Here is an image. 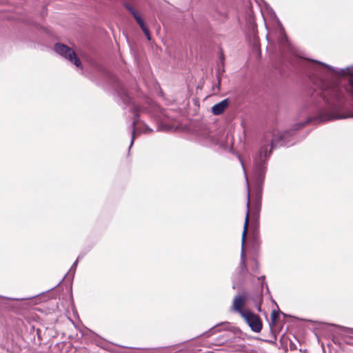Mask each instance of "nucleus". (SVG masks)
Segmentation results:
<instances>
[{
  "label": "nucleus",
  "mask_w": 353,
  "mask_h": 353,
  "mask_svg": "<svg viewBox=\"0 0 353 353\" xmlns=\"http://www.w3.org/2000/svg\"><path fill=\"white\" fill-rule=\"evenodd\" d=\"M228 100L224 99L221 102L213 105L212 108V111L214 114L219 115L224 112V110L228 108Z\"/></svg>",
  "instance_id": "obj_7"
},
{
  "label": "nucleus",
  "mask_w": 353,
  "mask_h": 353,
  "mask_svg": "<svg viewBox=\"0 0 353 353\" xmlns=\"http://www.w3.org/2000/svg\"><path fill=\"white\" fill-rule=\"evenodd\" d=\"M79 259V257L77 258V259L74 261V263L72 265L71 268L68 271V274H72L73 275L74 274L76 267H77V265L78 264Z\"/></svg>",
  "instance_id": "obj_10"
},
{
  "label": "nucleus",
  "mask_w": 353,
  "mask_h": 353,
  "mask_svg": "<svg viewBox=\"0 0 353 353\" xmlns=\"http://www.w3.org/2000/svg\"><path fill=\"white\" fill-rule=\"evenodd\" d=\"M137 122H138L137 120L136 119H134L133 123H132L133 124V131H132V140H131V143H130V147L132 145L134 139L138 134H139L141 132L148 133V132H150L152 131V130L150 129L148 125H145L144 129L143 130L139 131V128L137 127Z\"/></svg>",
  "instance_id": "obj_8"
},
{
  "label": "nucleus",
  "mask_w": 353,
  "mask_h": 353,
  "mask_svg": "<svg viewBox=\"0 0 353 353\" xmlns=\"http://www.w3.org/2000/svg\"><path fill=\"white\" fill-rule=\"evenodd\" d=\"M239 160H240V161L241 163V165H242V167H243V170H245V167H244V164H243V162L242 159H241L240 157H239Z\"/></svg>",
  "instance_id": "obj_14"
},
{
  "label": "nucleus",
  "mask_w": 353,
  "mask_h": 353,
  "mask_svg": "<svg viewBox=\"0 0 353 353\" xmlns=\"http://www.w3.org/2000/svg\"><path fill=\"white\" fill-rule=\"evenodd\" d=\"M242 317L251 327L252 330L255 332H259L261 330L262 323L257 315L249 311L247 313H244Z\"/></svg>",
  "instance_id": "obj_4"
},
{
  "label": "nucleus",
  "mask_w": 353,
  "mask_h": 353,
  "mask_svg": "<svg viewBox=\"0 0 353 353\" xmlns=\"http://www.w3.org/2000/svg\"><path fill=\"white\" fill-rule=\"evenodd\" d=\"M249 223V210H248L243 227V232L242 234V240H241V263H240V272L241 274H243L247 272V267L245 265V237L248 232Z\"/></svg>",
  "instance_id": "obj_3"
},
{
  "label": "nucleus",
  "mask_w": 353,
  "mask_h": 353,
  "mask_svg": "<svg viewBox=\"0 0 353 353\" xmlns=\"http://www.w3.org/2000/svg\"><path fill=\"white\" fill-rule=\"evenodd\" d=\"M254 266L253 267V271H256V270L258 269V263L256 261H254Z\"/></svg>",
  "instance_id": "obj_13"
},
{
  "label": "nucleus",
  "mask_w": 353,
  "mask_h": 353,
  "mask_svg": "<svg viewBox=\"0 0 353 353\" xmlns=\"http://www.w3.org/2000/svg\"><path fill=\"white\" fill-rule=\"evenodd\" d=\"M311 120L312 119H310L309 120L307 121V123L310 122Z\"/></svg>",
  "instance_id": "obj_16"
},
{
  "label": "nucleus",
  "mask_w": 353,
  "mask_h": 353,
  "mask_svg": "<svg viewBox=\"0 0 353 353\" xmlns=\"http://www.w3.org/2000/svg\"><path fill=\"white\" fill-rule=\"evenodd\" d=\"M55 52L73 63L77 67L81 66L80 60L76 57L74 51L68 46L57 43L54 46Z\"/></svg>",
  "instance_id": "obj_2"
},
{
  "label": "nucleus",
  "mask_w": 353,
  "mask_h": 353,
  "mask_svg": "<svg viewBox=\"0 0 353 353\" xmlns=\"http://www.w3.org/2000/svg\"><path fill=\"white\" fill-rule=\"evenodd\" d=\"M79 259V257L77 258V259L74 261V263L72 265L71 268L68 271V274H72L73 275L74 274L76 267H77V265L78 264Z\"/></svg>",
  "instance_id": "obj_9"
},
{
  "label": "nucleus",
  "mask_w": 353,
  "mask_h": 353,
  "mask_svg": "<svg viewBox=\"0 0 353 353\" xmlns=\"http://www.w3.org/2000/svg\"><path fill=\"white\" fill-rule=\"evenodd\" d=\"M250 206V192L249 190H248V203H247V207L249 208Z\"/></svg>",
  "instance_id": "obj_12"
},
{
  "label": "nucleus",
  "mask_w": 353,
  "mask_h": 353,
  "mask_svg": "<svg viewBox=\"0 0 353 353\" xmlns=\"http://www.w3.org/2000/svg\"><path fill=\"white\" fill-rule=\"evenodd\" d=\"M125 7L128 10V11L133 15L134 18L135 19L137 22L140 26L141 30H143V33L146 36L147 39L148 40H150L151 38H150V34L149 30L147 28V26H145V24L144 23L143 21L141 18V17L139 14V13L137 12V11L130 5H126Z\"/></svg>",
  "instance_id": "obj_6"
},
{
  "label": "nucleus",
  "mask_w": 353,
  "mask_h": 353,
  "mask_svg": "<svg viewBox=\"0 0 353 353\" xmlns=\"http://www.w3.org/2000/svg\"><path fill=\"white\" fill-rule=\"evenodd\" d=\"M272 319L274 321L278 317V314L275 311H273L271 314Z\"/></svg>",
  "instance_id": "obj_11"
},
{
  "label": "nucleus",
  "mask_w": 353,
  "mask_h": 353,
  "mask_svg": "<svg viewBox=\"0 0 353 353\" xmlns=\"http://www.w3.org/2000/svg\"><path fill=\"white\" fill-rule=\"evenodd\" d=\"M284 138V134L277 130L265 132L261 139V148L254 157L253 172L258 183H262L266 169V162L272 150L276 148Z\"/></svg>",
  "instance_id": "obj_1"
},
{
  "label": "nucleus",
  "mask_w": 353,
  "mask_h": 353,
  "mask_svg": "<svg viewBox=\"0 0 353 353\" xmlns=\"http://www.w3.org/2000/svg\"><path fill=\"white\" fill-rule=\"evenodd\" d=\"M247 299H248L246 294H241L234 296L232 301L231 310L238 312L241 316H243L244 313H247L250 311L248 310H243V307L246 304Z\"/></svg>",
  "instance_id": "obj_5"
},
{
  "label": "nucleus",
  "mask_w": 353,
  "mask_h": 353,
  "mask_svg": "<svg viewBox=\"0 0 353 353\" xmlns=\"http://www.w3.org/2000/svg\"><path fill=\"white\" fill-rule=\"evenodd\" d=\"M257 309L259 311H261V303H259L258 305H257Z\"/></svg>",
  "instance_id": "obj_15"
}]
</instances>
